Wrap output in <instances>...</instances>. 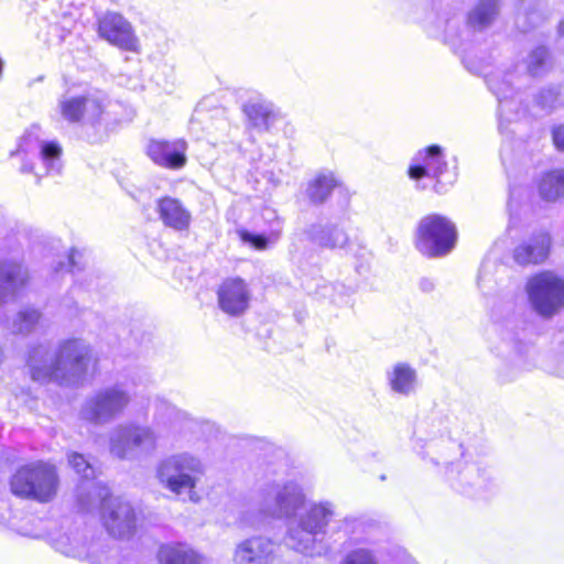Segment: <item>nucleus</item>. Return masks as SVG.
I'll return each mask as SVG.
<instances>
[{"label": "nucleus", "mask_w": 564, "mask_h": 564, "mask_svg": "<svg viewBox=\"0 0 564 564\" xmlns=\"http://www.w3.org/2000/svg\"><path fill=\"white\" fill-rule=\"evenodd\" d=\"M37 349L34 348L29 357L30 377L40 383L63 382L72 377L86 375L88 365L97 366L98 359L94 356L91 347L85 345L78 338H67L58 344L54 360L48 366L32 365L31 360L36 358Z\"/></svg>", "instance_id": "obj_1"}, {"label": "nucleus", "mask_w": 564, "mask_h": 564, "mask_svg": "<svg viewBox=\"0 0 564 564\" xmlns=\"http://www.w3.org/2000/svg\"><path fill=\"white\" fill-rule=\"evenodd\" d=\"M8 484L11 495L18 499L50 503L58 495L61 476L54 463L37 459L18 466Z\"/></svg>", "instance_id": "obj_2"}, {"label": "nucleus", "mask_w": 564, "mask_h": 564, "mask_svg": "<svg viewBox=\"0 0 564 564\" xmlns=\"http://www.w3.org/2000/svg\"><path fill=\"white\" fill-rule=\"evenodd\" d=\"M458 231L455 223L438 213H429L420 218L414 231V246L427 258H441L456 246Z\"/></svg>", "instance_id": "obj_3"}, {"label": "nucleus", "mask_w": 564, "mask_h": 564, "mask_svg": "<svg viewBox=\"0 0 564 564\" xmlns=\"http://www.w3.org/2000/svg\"><path fill=\"white\" fill-rule=\"evenodd\" d=\"M525 293L534 312L544 318H551L564 308V278L553 270L531 274Z\"/></svg>", "instance_id": "obj_4"}, {"label": "nucleus", "mask_w": 564, "mask_h": 564, "mask_svg": "<svg viewBox=\"0 0 564 564\" xmlns=\"http://www.w3.org/2000/svg\"><path fill=\"white\" fill-rule=\"evenodd\" d=\"M98 519L100 525L113 539L132 536L138 529V513L133 505L122 497L115 496L108 489L99 501Z\"/></svg>", "instance_id": "obj_5"}, {"label": "nucleus", "mask_w": 564, "mask_h": 564, "mask_svg": "<svg viewBox=\"0 0 564 564\" xmlns=\"http://www.w3.org/2000/svg\"><path fill=\"white\" fill-rule=\"evenodd\" d=\"M198 463L186 455H174L163 459L156 469L160 484L175 495L192 491L197 482Z\"/></svg>", "instance_id": "obj_6"}, {"label": "nucleus", "mask_w": 564, "mask_h": 564, "mask_svg": "<svg viewBox=\"0 0 564 564\" xmlns=\"http://www.w3.org/2000/svg\"><path fill=\"white\" fill-rule=\"evenodd\" d=\"M97 33L109 44L127 52L138 53L140 42L131 23L119 12L107 11L97 19Z\"/></svg>", "instance_id": "obj_7"}, {"label": "nucleus", "mask_w": 564, "mask_h": 564, "mask_svg": "<svg viewBox=\"0 0 564 564\" xmlns=\"http://www.w3.org/2000/svg\"><path fill=\"white\" fill-rule=\"evenodd\" d=\"M216 295L218 307L230 317H239L250 307L251 292L247 281L240 276L224 279Z\"/></svg>", "instance_id": "obj_8"}, {"label": "nucleus", "mask_w": 564, "mask_h": 564, "mask_svg": "<svg viewBox=\"0 0 564 564\" xmlns=\"http://www.w3.org/2000/svg\"><path fill=\"white\" fill-rule=\"evenodd\" d=\"M187 142L182 138L174 140L150 139L145 154L161 167L181 170L187 164Z\"/></svg>", "instance_id": "obj_9"}, {"label": "nucleus", "mask_w": 564, "mask_h": 564, "mask_svg": "<svg viewBox=\"0 0 564 564\" xmlns=\"http://www.w3.org/2000/svg\"><path fill=\"white\" fill-rule=\"evenodd\" d=\"M552 249V235L547 230H540L513 248L512 259L520 267H539L547 262Z\"/></svg>", "instance_id": "obj_10"}, {"label": "nucleus", "mask_w": 564, "mask_h": 564, "mask_svg": "<svg viewBox=\"0 0 564 564\" xmlns=\"http://www.w3.org/2000/svg\"><path fill=\"white\" fill-rule=\"evenodd\" d=\"M155 447V435L149 427L139 425L121 426L110 441V452L118 458H126L135 451Z\"/></svg>", "instance_id": "obj_11"}, {"label": "nucleus", "mask_w": 564, "mask_h": 564, "mask_svg": "<svg viewBox=\"0 0 564 564\" xmlns=\"http://www.w3.org/2000/svg\"><path fill=\"white\" fill-rule=\"evenodd\" d=\"M130 403L129 394L116 387L98 392L87 403V419L94 423L108 421L120 414Z\"/></svg>", "instance_id": "obj_12"}, {"label": "nucleus", "mask_w": 564, "mask_h": 564, "mask_svg": "<svg viewBox=\"0 0 564 564\" xmlns=\"http://www.w3.org/2000/svg\"><path fill=\"white\" fill-rule=\"evenodd\" d=\"M275 542L265 535L246 538L236 545L234 561L236 564H273Z\"/></svg>", "instance_id": "obj_13"}, {"label": "nucleus", "mask_w": 564, "mask_h": 564, "mask_svg": "<svg viewBox=\"0 0 564 564\" xmlns=\"http://www.w3.org/2000/svg\"><path fill=\"white\" fill-rule=\"evenodd\" d=\"M417 160L420 163L410 164L408 167V176L413 181L431 177L438 182L441 175L447 171V162L442 148L437 144L427 145L419 151Z\"/></svg>", "instance_id": "obj_14"}, {"label": "nucleus", "mask_w": 564, "mask_h": 564, "mask_svg": "<svg viewBox=\"0 0 564 564\" xmlns=\"http://www.w3.org/2000/svg\"><path fill=\"white\" fill-rule=\"evenodd\" d=\"M155 209L164 227L181 232L189 230L192 214L180 198L163 195L156 199Z\"/></svg>", "instance_id": "obj_15"}, {"label": "nucleus", "mask_w": 564, "mask_h": 564, "mask_svg": "<svg viewBox=\"0 0 564 564\" xmlns=\"http://www.w3.org/2000/svg\"><path fill=\"white\" fill-rule=\"evenodd\" d=\"M89 102L97 111L94 120L98 121L104 112L102 105L98 100H89L87 96H74L63 99L59 102V112L67 122L79 123L85 118Z\"/></svg>", "instance_id": "obj_16"}, {"label": "nucleus", "mask_w": 564, "mask_h": 564, "mask_svg": "<svg viewBox=\"0 0 564 564\" xmlns=\"http://www.w3.org/2000/svg\"><path fill=\"white\" fill-rule=\"evenodd\" d=\"M341 186L343 182L334 173H318L307 183L306 196L311 204L322 205Z\"/></svg>", "instance_id": "obj_17"}, {"label": "nucleus", "mask_w": 564, "mask_h": 564, "mask_svg": "<svg viewBox=\"0 0 564 564\" xmlns=\"http://www.w3.org/2000/svg\"><path fill=\"white\" fill-rule=\"evenodd\" d=\"M160 564H202L203 556L183 543L164 544L158 551Z\"/></svg>", "instance_id": "obj_18"}, {"label": "nucleus", "mask_w": 564, "mask_h": 564, "mask_svg": "<svg viewBox=\"0 0 564 564\" xmlns=\"http://www.w3.org/2000/svg\"><path fill=\"white\" fill-rule=\"evenodd\" d=\"M540 196L547 202H554L564 195V169H554L544 172L539 182Z\"/></svg>", "instance_id": "obj_19"}, {"label": "nucleus", "mask_w": 564, "mask_h": 564, "mask_svg": "<svg viewBox=\"0 0 564 564\" xmlns=\"http://www.w3.org/2000/svg\"><path fill=\"white\" fill-rule=\"evenodd\" d=\"M29 281V274L21 263L2 261L0 263V291L15 290L24 286Z\"/></svg>", "instance_id": "obj_20"}, {"label": "nucleus", "mask_w": 564, "mask_h": 564, "mask_svg": "<svg viewBox=\"0 0 564 564\" xmlns=\"http://www.w3.org/2000/svg\"><path fill=\"white\" fill-rule=\"evenodd\" d=\"M499 11V0H480L467 14V24L482 29L494 22Z\"/></svg>", "instance_id": "obj_21"}, {"label": "nucleus", "mask_w": 564, "mask_h": 564, "mask_svg": "<svg viewBox=\"0 0 564 564\" xmlns=\"http://www.w3.org/2000/svg\"><path fill=\"white\" fill-rule=\"evenodd\" d=\"M416 380L415 370L406 364H398L394 366L390 379V386L393 391L408 394L412 391Z\"/></svg>", "instance_id": "obj_22"}, {"label": "nucleus", "mask_w": 564, "mask_h": 564, "mask_svg": "<svg viewBox=\"0 0 564 564\" xmlns=\"http://www.w3.org/2000/svg\"><path fill=\"white\" fill-rule=\"evenodd\" d=\"M243 112L254 128L263 130H268L276 117L272 109L259 102L245 105Z\"/></svg>", "instance_id": "obj_23"}, {"label": "nucleus", "mask_w": 564, "mask_h": 564, "mask_svg": "<svg viewBox=\"0 0 564 564\" xmlns=\"http://www.w3.org/2000/svg\"><path fill=\"white\" fill-rule=\"evenodd\" d=\"M330 511L322 506L313 507L305 518L302 520L303 530L308 533H317L323 530L328 523Z\"/></svg>", "instance_id": "obj_24"}, {"label": "nucleus", "mask_w": 564, "mask_h": 564, "mask_svg": "<svg viewBox=\"0 0 564 564\" xmlns=\"http://www.w3.org/2000/svg\"><path fill=\"white\" fill-rule=\"evenodd\" d=\"M68 466L83 479H93L96 477V469L89 459L82 453L70 451L66 454Z\"/></svg>", "instance_id": "obj_25"}, {"label": "nucleus", "mask_w": 564, "mask_h": 564, "mask_svg": "<svg viewBox=\"0 0 564 564\" xmlns=\"http://www.w3.org/2000/svg\"><path fill=\"white\" fill-rule=\"evenodd\" d=\"M347 242H348L347 235L343 230H340L336 227L326 228V229L322 230V232L319 235V245L323 248H329V249L341 248V247L346 246Z\"/></svg>", "instance_id": "obj_26"}, {"label": "nucleus", "mask_w": 564, "mask_h": 564, "mask_svg": "<svg viewBox=\"0 0 564 564\" xmlns=\"http://www.w3.org/2000/svg\"><path fill=\"white\" fill-rule=\"evenodd\" d=\"M238 236L242 242L250 245L256 250L268 248L269 240L264 235L251 234L246 229H241L238 231Z\"/></svg>", "instance_id": "obj_27"}, {"label": "nucleus", "mask_w": 564, "mask_h": 564, "mask_svg": "<svg viewBox=\"0 0 564 564\" xmlns=\"http://www.w3.org/2000/svg\"><path fill=\"white\" fill-rule=\"evenodd\" d=\"M344 564H376V562L368 551L358 550L348 554Z\"/></svg>", "instance_id": "obj_28"}, {"label": "nucleus", "mask_w": 564, "mask_h": 564, "mask_svg": "<svg viewBox=\"0 0 564 564\" xmlns=\"http://www.w3.org/2000/svg\"><path fill=\"white\" fill-rule=\"evenodd\" d=\"M551 135L555 149L564 152V123L554 126L551 130Z\"/></svg>", "instance_id": "obj_29"}, {"label": "nucleus", "mask_w": 564, "mask_h": 564, "mask_svg": "<svg viewBox=\"0 0 564 564\" xmlns=\"http://www.w3.org/2000/svg\"><path fill=\"white\" fill-rule=\"evenodd\" d=\"M62 148L57 142H45L41 148V155L44 159H56L61 155Z\"/></svg>", "instance_id": "obj_30"}]
</instances>
